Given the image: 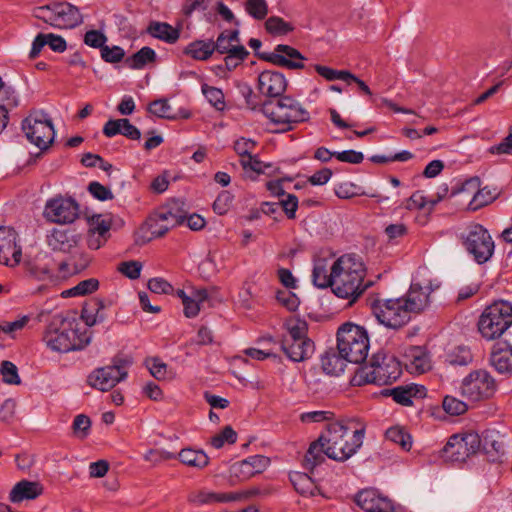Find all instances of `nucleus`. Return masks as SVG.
I'll return each instance as SVG.
<instances>
[{"label":"nucleus","mask_w":512,"mask_h":512,"mask_svg":"<svg viewBox=\"0 0 512 512\" xmlns=\"http://www.w3.org/2000/svg\"><path fill=\"white\" fill-rule=\"evenodd\" d=\"M365 426L355 419H342L329 423L321 434L326 443V456L344 462L352 457L363 444Z\"/></svg>","instance_id":"obj_1"},{"label":"nucleus","mask_w":512,"mask_h":512,"mask_svg":"<svg viewBox=\"0 0 512 512\" xmlns=\"http://www.w3.org/2000/svg\"><path fill=\"white\" fill-rule=\"evenodd\" d=\"M365 266L355 254H345L332 264L333 292L336 296L354 302L369 286L363 284Z\"/></svg>","instance_id":"obj_2"},{"label":"nucleus","mask_w":512,"mask_h":512,"mask_svg":"<svg viewBox=\"0 0 512 512\" xmlns=\"http://www.w3.org/2000/svg\"><path fill=\"white\" fill-rule=\"evenodd\" d=\"M75 319L65 318L61 314L54 315L43 335V341L52 351L67 353L81 350L90 342L86 332L81 333Z\"/></svg>","instance_id":"obj_3"},{"label":"nucleus","mask_w":512,"mask_h":512,"mask_svg":"<svg viewBox=\"0 0 512 512\" xmlns=\"http://www.w3.org/2000/svg\"><path fill=\"white\" fill-rule=\"evenodd\" d=\"M400 375V363L394 355L379 350L372 355L367 364L356 370L351 383L354 386L366 384L388 385L396 381Z\"/></svg>","instance_id":"obj_4"},{"label":"nucleus","mask_w":512,"mask_h":512,"mask_svg":"<svg viewBox=\"0 0 512 512\" xmlns=\"http://www.w3.org/2000/svg\"><path fill=\"white\" fill-rule=\"evenodd\" d=\"M337 350L350 363H363L369 351V337L365 328L350 322L341 325L337 332Z\"/></svg>","instance_id":"obj_5"},{"label":"nucleus","mask_w":512,"mask_h":512,"mask_svg":"<svg viewBox=\"0 0 512 512\" xmlns=\"http://www.w3.org/2000/svg\"><path fill=\"white\" fill-rule=\"evenodd\" d=\"M263 114L273 123L284 126L283 131L309 119V112L295 99L283 96L263 103Z\"/></svg>","instance_id":"obj_6"},{"label":"nucleus","mask_w":512,"mask_h":512,"mask_svg":"<svg viewBox=\"0 0 512 512\" xmlns=\"http://www.w3.org/2000/svg\"><path fill=\"white\" fill-rule=\"evenodd\" d=\"M512 325V305L507 301H497L488 306L480 316L478 330L481 335L492 340L500 337Z\"/></svg>","instance_id":"obj_7"},{"label":"nucleus","mask_w":512,"mask_h":512,"mask_svg":"<svg viewBox=\"0 0 512 512\" xmlns=\"http://www.w3.org/2000/svg\"><path fill=\"white\" fill-rule=\"evenodd\" d=\"M22 130L30 143L41 151L47 150L54 141L52 120L44 111H33L22 121Z\"/></svg>","instance_id":"obj_8"},{"label":"nucleus","mask_w":512,"mask_h":512,"mask_svg":"<svg viewBox=\"0 0 512 512\" xmlns=\"http://www.w3.org/2000/svg\"><path fill=\"white\" fill-rule=\"evenodd\" d=\"M463 238L465 250L478 264L488 262L494 254L495 243L489 231L481 224H471Z\"/></svg>","instance_id":"obj_9"},{"label":"nucleus","mask_w":512,"mask_h":512,"mask_svg":"<svg viewBox=\"0 0 512 512\" xmlns=\"http://www.w3.org/2000/svg\"><path fill=\"white\" fill-rule=\"evenodd\" d=\"M373 314L384 326L399 329L411 319V313L402 297L395 299L376 300L372 304Z\"/></svg>","instance_id":"obj_10"},{"label":"nucleus","mask_w":512,"mask_h":512,"mask_svg":"<svg viewBox=\"0 0 512 512\" xmlns=\"http://www.w3.org/2000/svg\"><path fill=\"white\" fill-rule=\"evenodd\" d=\"M480 444V437L475 432L455 434L440 451V457L446 462H464L479 450Z\"/></svg>","instance_id":"obj_11"},{"label":"nucleus","mask_w":512,"mask_h":512,"mask_svg":"<svg viewBox=\"0 0 512 512\" xmlns=\"http://www.w3.org/2000/svg\"><path fill=\"white\" fill-rule=\"evenodd\" d=\"M130 364L129 359L114 358L111 365L93 370L88 376V384L100 391H108L127 377Z\"/></svg>","instance_id":"obj_12"},{"label":"nucleus","mask_w":512,"mask_h":512,"mask_svg":"<svg viewBox=\"0 0 512 512\" xmlns=\"http://www.w3.org/2000/svg\"><path fill=\"white\" fill-rule=\"evenodd\" d=\"M496 381L483 369L474 370L463 378L461 395L470 401H481L492 397L496 391Z\"/></svg>","instance_id":"obj_13"},{"label":"nucleus","mask_w":512,"mask_h":512,"mask_svg":"<svg viewBox=\"0 0 512 512\" xmlns=\"http://www.w3.org/2000/svg\"><path fill=\"white\" fill-rule=\"evenodd\" d=\"M269 463V458L263 455H253L232 464L229 468L230 484L235 485L262 473L269 466Z\"/></svg>","instance_id":"obj_14"},{"label":"nucleus","mask_w":512,"mask_h":512,"mask_svg":"<svg viewBox=\"0 0 512 512\" xmlns=\"http://www.w3.org/2000/svg\"><path fill=\"white\" fill-rule=\"evenodd\" d=\"M79 213V206L72 198H54L46 203L45 217L55 223H72Z\"/></svg>","instance_id":"obj_15"},{"label":"nucleus","mask_w":512,"mask_h":512,"mask_svg":"<svg viewBox=\"0 0 512 512\" xmlns=\"http://www.w3.org/2000/svg\"><path fill=\"white\" fill-rule=\"evenodd\" d=\"M261 58L274 65L289 69L304 68V56L297 49L289 45L279 44L274 48L273 52L263 53Z\"/></svg>","instance_id":"obj_16"},{"label":"nucleus","mask_w":512,"mask_h":512,"mask_svg":"<svg viewBox=\"0 0 512 512\" xmlns=\"http://www.w3.org/2000/svg\"><path fill=\"white\" fill-rule=\"evenodd\" d=\"M356 503L366 512H397L390 499L374 489H365L356 496Z\"/></svg>","instance_id":"obj_17"},{"label":"nucleus","mask_w":512,"mask_h":512,"mask_svg":"<svg viewBox=\"0 0 512 512\" xmlns=\"http://www.w3.org/2000/svg\"><path fill=\"white\" fill-rule=\"evenodd\" d=\"M54 18L53 26L60 29H72L83 22V16L79 9L68 2L53 3Z\"/></svg>","instance_id":"obj_18"},{"label":"nucleus","mask_w":512,"mask_h":512,"mask_svg":"<svg viewBox=\"0 0 512 512\" xmlns=\"http://www.w3.org/2000/svg\"><path fill=\"white\" fill-rule=\"evenodd\" d=\"M287 81L278 71L266 70L258 76V89L261 94L270 97H280L286 90Z\"/></svg>","instance_id":"obj_19"},{"label":"nucleus","mask_w":512,"mask_h":512,"mask_svg":"<svg viewBox=\"0 0 512 512\" xmlns=\"http://www.w3.org/2000/svg\"><path fill=\"white\" fill-rule=\"evenodd\" d=\"M433 288L430 284L421 285L412 283L407 294L402 297L411 314H417L423 311L430 302V294Z\"/></svg>","instance_id":"obj_20"},{"label":"nucleus","mask_w":512,"mask_h":512,"mask_svg":"<svg viewBox=\"0 0 512 512\" xmlns=\"http://www.w3.org/2000/svg\"><path fill=\"white\" fill-rule=\"evenodd\" d=\"M258 493V489L253 488L242 492H229V493H213V492H200L197 495L196 501L201 504L214 503V502H236L242 499L249 498Z\"/></svg>","instance_id":"obj_21"},{"label":"nucleus","mask_w":512,"mask_h":512,"mask_svg":"<svg viewBox=\"0 0 512 512\" xmlns=\"http://www.w3.org/2000/svg\"><path fill=\"white\" fill-rule=\"evenodd\" d=\"M490 362L497 372L512 373V346L507 343L497 344L491 353Z\"/></svg>","instance_id":"obj_22"},{"label":"nucleus","mask_w":512,"mask_h":512,"mask_svg":"<svg viewBox=\"0 0 512 512\" xmlns=\"http://www.w3.org/2000/svg\"><path fill=\"white\" fill-rule=\"evenodd\" d=\"M79 236L72 231L54 229L48 236V245L55 251L70 252L76 247Z\"/></svg>","instance_id":"obj_23"},{"label":"nucleus","mask_w":512,"mask_h":512,"mask_svg":"<svg viewBox=\"0 0 512 512\" xmlns=\"http://www.w3.org/2000/svg\"><path fill=\"white\" fill-rule=\"evenodd\" d=\"M43 487L38 482L22 480L18 482L9 494V499L13 503H19L24 500H32L40 496Z\"/></svg>","instance_id":"obj_24"},{"label":"nucleus","mask_w":512,"mask_h":512,"mask_svg":"<svg viewBox=\"0 0 512 512\" xmlns=\"http://www.w3.org/2000/svg\"><path fill=\"white\" fill-rule=\"evenodd\" d=\"M21 256V248L16 244V232L12 229L0 246V263L13 267L20 262Z\"/></svg>","instance_id":"obj_25"},{"label":"nucleus","mask_w":512,"mask_h":512,"mask_svg":"<svg viewBox=\"0 0 512 512\" xmlns=\"http://www.w3.org/2000/svg\"><path fill=\"white\" fill-rule=\"evenodd\" d=\"M390 395L395 402L408 406L413 404V398L424 397L426 395V388L417 384L398 386L391 390Z\"/></svg>","instance_id":"obj_26"},{"label":"nucleus","mask_w":512,"mask_h":512,"mask_svg":"<svg viewBox=\"0 0 512 512\" xmlns=\"http://www.w3.org/2000/svg\"><path fill=\"white\" fill-rule=\"evenodd\" d=\"M291 348L286 345H281V349L286 356L294 362L304 361L312 356L314 353V343L311 340L295 341L289 344Z\"/></svg>","instance_id":"obj_27"},{"label":"nucleus","mask_w":512,"mask_h":512,"mask_svg":"<svg viewBox=\"0 0 512 512\" xmlns=\"http://www.w3.org/2000/svg\"><path fill=\"white\" fill-rule=\"evenodd\" d=\"M347 362H349L348 359H345L338 350L327 351L321 358L323 371L332 376L343 373Z\"/></svg>","instance_id":"obj_28"},{"label":"nucleus","mask_w":512,"mask_h":512,"mask_svg":"<svg viewBox=\"0 0 512 512\" xmlns=\"http://www.w3.org/2000/svg\"><path fill=\"white\" fill-rule=\"evenodd\" d=\"M50 259L46 254H39L34 261L28 262L29 273L38 280H50L53 278L55 265H50Z\"/></svg>","instance_id":"obj_29"},{"label":"nucleus","mask_w":512,"mask_h":512,"mask_svg":"<svg viewBox=\"0 0 512 512\" xmlns=\"http://www.w3.org/2000/svg\"><path fill=\"white\" fill-rule=\"evenodd\" d=\"M326 456V443L321 440V435L319 438L312 442L307 450L304 460L303 466L308 470H313L316 466L320 465L324 462Z\"/></svg>","instance_id":"obj_30"},{"label":"nucleus","mask_w":512,"mask_h":512,"mask_svg":"<svg viewBox=\"0 0 512 512\" xmlns=\"http://www.w3.org/2000/svg\"><path fill=\"white\" fill-rule=\"evenodd\" d=\"M408 365L413 372L422 374L430 369V360L422 347L413 346L406 351Z\"/></svg>","instance_id":"obj_31"},{"label":"nucleus","mask_w":512,"mask_h":512,"mask_svg":"<svg viewBox=\"0 0 512 512\" xmlns=\"http://www.w3.org/2000/svg\"><path fill=\"white\" fill-rule=\"evenodd\" d=\"M312 280L318 288L331 287L333 289L332 265L329 266L325 259L316 261L312 272Z\"/></svg>","instance_id":"obj_32"},{"label":"nucleus","mask_w":512,"mask_h":512,"mask_svg":"<svg viewBox=\"0 0 512 512\" xmlns=\"http://www.w3.org/2000/svg\"><path fill=\"white\" fill-rule=\"evenodd\" d=\"M148 32L151 36L167 43H174L180 37L178 29L164 22H152L148 27Z\"/></svg>","instance_id":"obj_33"},{"label":"nucleus","mask_w":512,"mask_h":512,"mask_svg":"<svg viewBox=\"0 0 512 512\" xmlns=\"http://www.w3.org/2000/svg\"><path fill=\"white\" fill-rule=\"evenodd\" d=\"M290 480L296 491L301 495L315 496L319 493V488L306 473L296 472L290 476Z\"/></svg>","instance_id":"obj_34"},{"label":"nucleus","mask_w":512,"mask_h":512,"mask_svg":"<svg viewBox=\"0 0 512 512\" xmlns=\"http://www.w3.org/2000/svg\"><path fill=\"white\" fill-rule=\"evenodd\" d=\"M310 340L307 337V324L304 321L293 320L287 324V333L283 336L281 345L291 348L289 345L295 341Z\"/></svg>","instance_id":"obj_35"},{"label":"nucleus","mask_w":512,"mask_h":512,"mask_svg":"<svg viewBox=\"0 0 512 512\" xmlns=\"http://www.w3.org/2000/svg\"><path fill=\"white\" fill-rule=\"evenodd\" d=\"M178 456L183 464L198 469L206 467L209 463V457L202 450L186 448L182 449Z\"/></svg>","instance_id":"obj_36"},{"label":"nucleus","mask_w":512,"mask_h":512,"mask_svg":"<svg viewBox=\"0 0 512 512\" xmlns=\"http://www.w3.org/2000/svg\"><path fill=\"white\" fill-rule=\"evenodd\" d=\"M215 51V47L213 46V41H202L197 40L190 43L184 50L186 55L191 56L196 60H207Z\"/></svg>","instance_id":"obj_37"},{"label":"nucleus","mask_w":512,"mask_h":512,"mask_svg":"<svg viewBox=\"0 0 512 512\" xmlns=\"http://www.w3.org/2000/svg\"><path fill=\"white\" fill-rule=\"evenodd\" d=\"M141 231L145 233L147 240H151L152 238L162 237L169 231V228L159 219L158 213H155L144 223Z\"/></svg>","instance_id":"obj_38"},{"label":"nucleus","mask_w":512,"mask_h":512,"mask_svg":"<svg viewBox=\"0 0 512 512\" xmlns=\"http://www.w3.org/2000/svg\"><path fill=\"white\" fill-rule=\"evenodd\" d=\"M238 43L239 33L237 30L224 31L217 37L216 42L213 41V46L215 51L221 54H228L235 46H240Z\"/></svg>","instance_id":"obj_39"},{"label":"nucleus","mask_w":512,"mask_h":512,"mask_svg":"<svg viewBox=\"0 0 512 512\" xmlns=\"http://www.w3.org/2000/svg\"><path fill=\"white\" fill-rule=\"evenodd\" d=\"M155 59V51L150 47H143L131 57H128L125 63L131 69H142L148 63L154 62Z\"/></svg>","instance_id":"obj_40"},{"label":"nucleus","mask_w":512,"mask_h":512,"mask_svg":"<svg viewBox=\"0 0 512 512\" xmlns=\"http://www.w3.org/2000/svg\"><path fill=\"white\" fill-rule=\"evenodd\" d=\"M335 194L340 199H350L355 196H362L366 195L369 197H377L378 195L376 193H369L362 189V187L358 186L357 184L346 181L338 184L335 189Z\"/></svg>","instance_id":"obj_41"},{"label":"nucleus","mask_w":512,"mask_h":512,"mask_svg":"<svg viewBox=\"0 0 512 512\" xmlns=\"http://www.w3.org/2000/svg\"><path fill=\"white\" fill-rule=\"evenodd\" d=\"M385 435L388 441L399 445L404 451H409L412 447L411 435L400 426L389 428Z\"/></svg>","instance_id":"obj_42"},{"label":"nucleus","mask_w":512,"mask_h":512,"mask_svg":"<svg viewBox=\"0 0 512 512\" xmlns=\"http://www.w3.org/2000/svg\"><path fill=\"white\" fill-rule=\"evenodd\" d=\"M99 282L95 278H89L79 282L76 286L62 292L64 297L84 296L96 291Z\"/></svg>","instance_id":"obj_43"},{"label":"nucleus","mask_w":512,"mask_h":512,"mask_svg":"<svg viewBox=\"0 0 512 512\" xmlns=\"http://www.w3.org/2000/svg\"><path fill=\"white\" fill-rule=\"evenodd\" d=\"M495 198L496 194L489 188L485 187L480 189V187H478L469 202L468 208L472 211H476L491 203Z\"/></svg>","instance_id":"obj_44"},{"label":"nucleus","mask_w":512,"mask_h":512,"mask_svg":"<svg viewBox=\"0 0 512 512\" xmlns=\"http://www.w3.org/2000/svg\"><path fill=\"white\" fill-rule=\"evenodd\" d=\"M202 93L208 100V102L217 110H224L225 97L221 89L209 86L208 84H203L201 87Z\"/></svg>","instance_id":"obj_45"},{"label":"nucleus","mask_w":512,"mask_h":512,"mask_svg":"<svg viewBox=\"0 0 512 512\" xmlns=\"http://www.w3.org/2000/svg\"><path fill=\"white\" fill-rule=\"evenodd\" d=\"M473 356L469 348L459 346L448 354L447 361L454 366H466L472 362Z\"/></svg>","instance_id":"obj_46"},{"label":"nucleus","mask_w":512,"mask_h":512,"mask_svg":"<svg viewBox=\"0 0 512 512\" xmlns=\"http://www.w3.org/2000/svg\"><path fill=\"white\" fill-rule=\"evenodd\" d=\"M245 10L253 18L262 20L268 14V4L266 0H247Z\"/></svg>","instance_id":"obj_47"},{"label":"nucleus","mask_w":512,"mask_h":512,"mask_svg":"<svg viewBox=\"0 0 512 512\" xmlns=\"http://www.w3.org/2000/svg\"><path fill=\"white\" fill-rule=\"evenodd\" d=\"M442 406L444 411L452 416L461 415L468 409V405L464 401L453 396H446Z\"/></svg>","instance_id":"obj_48"},{"label":"nucleus","mask_w":512,"mask_h":512,"mask_svg":"<svg viewBox=\"0 0 512 512\" xmlns=\"http://www.w3.org/2000/svg\"><path fill=\"white\" fill-rule=\"evenodd\" d=\"M236 440L237 433L231 426H226L220 433L211 438L210 443L214 448L220 449L225 443L233 444Z\"/></svg>","instance_id":"obj_49"},{"label":"nucleus","mask_w":512,"mask_h":512,"mask_svg":"<svg viewBox=\"0 0 512 512\" xmlns=\"http://www.w3.org/2000/svg\"><path fill=\"white\" fill-rule=\"evenodd\" d=\"M0 373L3 381L7 384L18 385L21 382L16 365L10 361H2Z\"/></svg>","instance_id":"obj_50"},{"label":"nucleus","mask_w":512,"mask_h":512,"mask_svg":"<svg viewBox=\"0 0 512 512\" xmlns=\"http://www.w3.org/2000/svg\"><path fill=\"white\" fill-rule=\"evenodd\" d=\"M315 70L328 81L343 80L349 82V77H351V73L349 71L335 70L322 65H315Z\"/></svg>","instance_id":"obj_51"},{"label":"nucleus","mask_w":512,"mask_h":512,"mask_svg":"<svg viewBox=\"0 0 512 512\" xmlns=\"http://www.w3.org/2000/svg\"><path fill=\"white\" fill-rule=\"evenodd\" d=\"M265 27L269 33L276 35H285L292 30L289 23L276 16L268 18L265 22Z\"/></svg>","instance_id":"obj_52"},{"label":"nucleus","mask_w":512,"mask_h":512,"mask_svg":"<svg viewBox=\"0 0 512 512\" xmlns=\"http://www.w3.org/2000/svg\"><path fill=\"white\" fill-rule=\"evenodd\" d=\"M149 112L159 118L173 119L171 106L166 99H158L150 103Z\"/></svg>","instance_id":"obj_53"},{"label":"nucleus","mask_w":512,"mask_h":512,"mask_svg":"<svg viewBox=\"0 0 512 512\" xmlns=\"http://www.w3.org/2000/svg\"><path fill=\"white\" fill-rule=\"evenodd\" d=\"M74 434L80 438L84 439L88 436L91 428V420L88 416L84 414H79L74 418L72 424Z\"/></svg>","instance_id":"obj_54"},{"label":"nucleus","mask_w":512,"mask_h":512,"mask_svg":"<svg viewBox=\"0 0 512 512\" xmlns=\"http://www.w3.org/2000/svg\"><path fill=\"white\" fill-rule=\"evenodd\" d=\"M110 227V222L104 219L101 215H93L89 219V232L94 234L107 236L109 234Z\"/></svg>","instance_id":"obj_55"},{"label":"nucleus","mask_w":512,"mask_h":512,"mask_svg":"<svg viewBox=\"0 0 512 512\" xmlns=\"http://www.w3.org/2000/svg\"><path fill=\"white\" fill-rule=\"evenodd\" d=\"M248 51L244 46H235L230 53L227 54L224 61L228 69L237 67L248 55Z\"/></svg>","instance_id":"obj_56"},{"label":"nucleus","mask_w":512,"mask_h":512,"mask_svg":"<svg viewBox=\"0 0 512 512\" xmlns=\"http://www.w3.org/2000/svg\"><path fill=\"white\" fill-rule=\"evenodd\" d=\"M159 219L163 221L169 228V230L177 225H181L185 221V216L173 212L170 209H162L157 212Z\"/></svg>","instance_id":"obj_57"},{"label":"nucleus","mask_w":512,"mask_h":512,"mask_svg":"<svg viewBox=\"0 0 512 512\" xmlns=\"http://www.w3.org/2000/svg\"><path fill=\"white\" fill-rule=\"evenodd\" d=\"M142 264L139 261H126L118 265V271L129 279H137L140 276Z\"/></svg>","instance_id":"obj_58"},{"label":"nucleus","mask_w":512,"mask_h":512,"mask_svg":"<svg viewBox=\"0 0 512 512\" xmlns=\"http://www.w3.org/2000/svg\"><path fill=\"white\" fill-rule=\"evenodd\" d=\"M88 191L94 198L100 201L112 200L114 197L113 193L108 187L96 181L89 183Z\"/></svg>","instance_id":"obj_59"},{"label":"nucleus","mask_w":512,"mask_h":512,"mask_svg":"<svg viewBox=\"0 0 512 512\" xmlns=\"http://www.w3.org/2000/svg\"><path fill=\"white\" fill-rule=\"evenodd\" d=\"M233 196L228 191L221 192L213 203L214 211L219 215H224L232 204Z\"/></svg>","instance_id":"obj_60"},{"label":"nucleus","mask_w":512,"mask_h":512,"mask_svg":"<svg viewBox=\"0 0 512 512\" xmlns=\"http://www.w3.org/2000/svg\"><path fill=\"white\" fill-rule=\"evenodd\" d=\"M148 289L156 294H170L174 291L173 286L160 277L150 279L148 281Z\"/></svg>","instance_id":"obj_61"},{"label":"nucleus","mask_w":512,"mask_h":512,"mask_svg":"<svg viewBox=\"0 0 512 512\" xmlns=\"http://www.w3.org/2000/svg\"><path fill=\"white\" fill-rule=\"evenodd\" d=\"M255 147L256 142L247 138H240L234 144V149L241 159L252 155Z\"/></svg>","instance_id":"obj_62"},{"label":"nucleus","mask_w":512,"mask_h":512,"mask_svg":"<svg viewBox=\"0 0 512 512\" xmlns=\"http://www.w3.org/2000/svg\"><path fill=\"white\" fill-rule=\"evenodd\" d=\"M18 105V99L15 91L5 84L0 88V106H3L6 110L8 107H15Z\"/></svg>","instance_id":"obj_63"},{"label":"nucleus","mask_w":512,"mask_h":512,"mask_svg":"<svg viewBox=\"0 0 512 512\" xmlns=\"http://www.w3.org/2000/svg\"><path fill=\"white\" fill-rule=\"evenodd\" d=\"M106 41L107 37L98 30L87 31L84 35V43L93 48L102 49Z\"/></svg>","instance_id":"obj_64"}]
</instances>
